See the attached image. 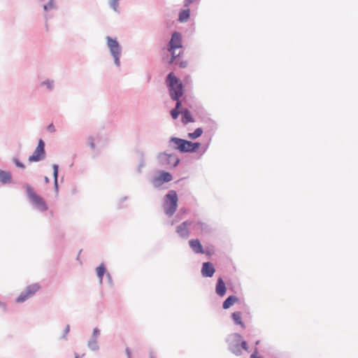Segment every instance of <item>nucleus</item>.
<instances>
[{
    "label": "nucleus",
    "mask_w": 358,
    "mask_h": 358,
    "mask_svg": "<svg viewBox=\"0 0 358 358\" xmlns=\"http://www.w3.org/2000/svg\"><path fill=\"white\" fill-rule=\"evenodd\" d=\"M129 358H131V357H129Z\"/></svg>",
    "instance_id": "nucleus-50"
},
{
    "label": "nucleus",
    "mask_w": 358,
    "mask_h": 358,
    "mask_svg": "<svg viewBox=\"0 0 358 358\" xmlns=\"http://www.w3.org/2000/svg\"><path fill=\"white\" fill-rule=\"evenodd\" d=\"M173 180L172 174L165 170L159 171V175L155 176L151 180V184L154 188L159 189L162 185L167 183Z\"/></svg>",
    "instance_id": "nucleus-8"
},
{
    "label": "nucleus",
    "mask_w": 358,
    "mask_h": 358,
    "mask_svg": "<svg viewBox=\"0 0 358 358\" xmlns=\"http://www.w3.org/2000/svg\"><path fill=\"white\" fill-rule=\"evenodd\" d=\"M0 308L4 311V312H6L7 311V306L6 304V303L4 302H2L0 301Z\"/></svg>",
    "instance_id": "nucleus-43"
},
{
    "label": "nucleus",
    "mask_w": 358,
    "mask_h": 358,
    "mask_svg": "<svg viewBox=\"0 0 358 358\" xmlns=\"http://www.w3.org/2000/svg\"><path fill=\"white\" fill-rule=\"evenodd\" d=\"M242 313L240 311H236L231 313V318L236 325H240L242 328H245V323L242 320L241 317Z\"/></svg>",
    "instance_id": "nucleus-23"
},
{
    "label": "nucleus",
    "mask_w": 358,
    "mask_h": 358,
    "mask_svg": "<svg viewBox=\"0 0 358 358\" xmlns=\"http://www.w3.org/2000/svg\"><path fill=\"white\" fill-rule=\"evenodd\" d=\"M101 335V331L98 327L93 329L92 334L87 343V348L92 352H97L99 350V345L98 343L99 338Z\"/></svg>",
    "instance_id": "nucleus-11"
},
{
    "label": "nucleus",
    "mask_w": 358,
    "mask_h": 358,
    "mask_svg": "<svg viewBox=\"0 0 358 358\" xmlns=\"http://www.w3.org/2000/svg\"><path fill=\"white\" fill-rule=\"evenodd\" d=\"M128 199H129V197L127 196H124L122 197L121 199H120V200L117 203L116 208L117 210H120V209L126 208L127 205H124V202L126 201L127 200H128Z\"/></svg>",
    "instance_id": "nucleus-30"
},
{
    "label": "nucleus",
    "mask_w": 358,
    "mask_h": 358,
    "mask_svg": "<svg viewBox=\"0 0 358 358\" xmlns=\"http://www.w3.org/2000/svg\"><path fill=\"white\" fill-rule=\"evenodd\" d=\"M174 64H176V65H178L182 69L186 68L188 64L187 61H179V60H177Z\"/></svg>",
    "instance_id": "nucleus-37"
},
{
    "label": "nucleus",
    "mask_w": 358,
    "mask_h": 358,
    "mask_svg": "<svg viewBox=\"0 0 358 358\" xmlns=\"http://www.w3.org/2000/svg\"><path fill=\"white\" fill-rule=\"evenodd\" d=\"M41 285L38 283H34L28 285L25 290L22 292L15 299V302L20 303L26 301L29 298L33 296L39 289Z\"/></svg>",
    "instance_id": "nucleus-10"
},
{
    "label": "nucleus",
    "mask_w": 358,
    "mask_h": 358,
    "mask_svg": "<svg viewBox=\"0 0 358 358\" xmlns=\"http://www.w3.org/2000/svg\"><path fill=\"white\" fill-rule=\"evenodd\" d=\"M158 165L164 169H173L180 162V159L176 154L167 152H159L157 155Z\"/></svg>",
    "instance_id": "nucleus-4"
},
{
    "label": "nucleus",
    "mask_w": 358,
    "mask_h": 358,
    "mask_svg": "<svg viewBox=\"0 0 358 358\" xmlns=\"http://www.w3.org/2000/svg\"><path fill=\"white\" fill-rule=\"evenodd\" d=\"M200 0H185L183 2V6L185 8H187L190 6V4L194 2H199Z\"/></svg>",
    "instance_id": "nucleus-38"
},
{
    "label": "nucleus",
    "mask_w": 358,
    "mask_h": 358,
    "mask_svg": "<svg viewBox=\"0 0 358 358\" xmlns=\"http://www.w3.org/2000/svg\"><path fill=\"white\" fill-rule=\"evenodd\" d=\"M125 352L127 355V357H131V351L129 348H127L125 350Z\"/></svg>",
    "instance_id": "nucleus-44"
},
{
    "label": "nucleus",
    "mask_w": 358,
    "mask_h": 358,
    "mask_svg": "<svg viewBox=\"0 0 358 358\" xmlns=\"http://www.w3.org/2000/svg\"><path fill=\"white\" fill-rule=\"evenodd\" d=\"M150 358H155L152 351L150 352Z\"/></svg>",
    "instance_id": "nucleus-47"
},
{
    "label": "nucleus",
    "mask_w": 358,
    "mask_h": 358,
    "mask_svg": "<svg viewBox=\"0 0 358 358\" xmlns=\"http://www.w3.org/2000/svg\"><path fill=\"white\" fill-rule=\"evenodd\" d=\"M46 129L47 131L50 133H55L56 131V129L53 123H50L49 125H48Z\"/></svg>",
    "instance_id": "nucleus-40"
},
{
    "label": "nucleus",
    "mask_w": 358,
    "mask_h": 358,
    "mask_svg": "<svg viewBox=\"0 0 358 358\" xmlns=\"http://www.w3.org/2000/svg\"><path fill=\"white\" fill-rule=\"evenodd\" d=\"M107 47L110 55L114 59V64L119 67L121 65L120 57L122 55V46L116 38L107 36L106 37Z\"/></svg>",
    "instance_id": "nucleus-5"
},
{
    "label": "nucleus",
    "mask_w": 358,
    "mask_h": 358,
    "mask_svg": "<svg viewBox=\"0 0 358 358\" xmlns=\"http://www.w3.org/2000/svg\"><path fill=\"white\" fill-rule=\"evenodd\" d=\"M12 161L17 168H20L21 169H25L24 164L20 162V160L17 157H13L12 159Z\"/></svg>",
    "instance_id": "nucleus-32"
},
{
    "label": "nucleus",
    "mask_w": 358,
    "mask_h": 358,
    "mask_svg": "<svg viewBox=\"0 0 358 358\" xmlns=\"http://www.w3.org/2000/svg\"><path fill=\"white\" fill-rule=\"evenodd\" d=\"M190 9L187 7L185 9H181L178 13V21L182 23L188 20L190 17Z\"/></svg>",
    "instance_id": "nucleus-19"
},
{
    "label": "nucleus",
    "mask_w": 358,
    "mask_h": 358,
    "mask_svg": "<svg viewBox=\"0 0 358 358\" xmlns=\"http://www.w3.org/2000/svg\"><path fill=\"white\" fill-rule=\"evenodd\" d=\"M250 358H264V357L259 355V350L257 347H255L253 352L250 355Z\"/></svg>",
    "instance_id": "nucleus-36"
},
{
    "label": "nucleus",
    "mask_w": 358,
    "mask_h": 358,
    "mask_svg": "<svg viewBox=\"0 0 358 358\" xmlns=\"http://www.w3.org/2000/svg\"><path fill=\"white\" fill-rule=\"evenodd\" d=\"M240 347L241 350H244L245 351L249 352H250V348L248 346V344L247 341L243 340V338H241V342L240 343Z\"/></svg>",
    "instance_id": "nucleus-34"
},
{
    "label": "nucleus",
    "mask_w": 358,
    "mask_h": 358,
    "mask_svg": "<svg viewBox=\"0 0 358 358\" xmlns=\"http://www.w3.org/2000/svg\"><path fill=\"white\" fill-rule=\"evenodd\" d=\"M106 278H107L108 284L110 285V287H112L113 285V278H112V276L110 273H106Z\"/></svg>",
    "instance_id": "nucleus-42"
},
{
    "label": "nucleus",
    "mask_w": 358,
    "mask_h": 358,
    "mask_svg": "<svg viewBox=\"0 0 358 358\" xmlns=\"http://www.w3.org/2000/svg\"><path fill=\"white\" fill-rule=\"evenodd\" d=\"M215 271V268L212 262H203L201 269V273L203 278H212Z\"/></svg>",
    "instance_id": "nucleus-15"
},
{
    "label": "nucleus",
    "mask_w": 358,
    "mask_h": 358,
    "mask_svg": "<svg viewBox=\"0 0 358 358\" xmlns=\"http://www.w3.org/2000/svg\"><path fill=\"white\" fill-rule=\"evenodd\" d=\"M242 336L238 333H234L227 336L226 342L228 344V350L234 355L240 356L242 354L240 343Z\"/></svg>",
    "instance_id": "nucleus-7"
},
{
    "label": "nucleus",
    "mask_w": 358,
    "mask_h": 358,
    "mask_svg": "<svg viewBox=\"0 0 358 358\" xmlns=\"http://www.w3.org/2000/svg\"><path fill=\"white\" fill-rule=\"evenodd\" d=\"M186 212H187L186 208H180V210H179V212H178V215L179 213L183 214V213H185Z\"/></svg>",
    "instance_id": "nucleus-45"
},
{
    "label": "nucleus",
    "mask_w": 358,
    "mask_h": 358,
    "mask_svg": "<svg viewBox=\"0 0 358 358\" xmlns=\"http://www.w3.org/2000/svg\"><path fill=\"white\" fill-rule=\"evenodd\" d=\"M69 331H70V325L67 324L63 331V334L61 336V339L66 341L67 340L66 336L69 333Z\"/></svg>",
    "instance_id": "nucleus-35"
},
{
    "label": "nucleus",
    "mask_w": 358,
    "mask_h": 358,
    "mask_svg": "<svg viewBox=\"0 0 358 358\" xmlns=\"http://www.w3.org/2000/svg\"><path fill=\"white\" fill-rule=\"evenodd\" d=\"M259 343H260V341L259 340L256 341L255 343V347H257V345H258Z\"/></svg>",
    "instance_id": "nucleus-48"
},
{
    "label": "nucleus",
    "mask_w": 358,
    "mask_h": 358,
    "mask_svg": "<svg viewBox=\"0 0 358 358\" xmlns=\"http://www.w3.org/2000/svg\"><path fill=\"white\" fill-rule=\"evenodd\" d=\"M178 196L176 190H169L164 196L162 207L164 213L171 217L176 213L178 206Z\"/></svg>",
    "instance_id": "nucleus-3"
},
{
    "label": "nucleus",
    "mask_w": 358,
    "mask_h": 358,
    "mask_svg": "<svg viewBox=\"0 0 358 358\" xmlns=\"http://www.w3.org/2000/svg\"><path fill=\"white\" fill-rule=\"evenodd\" d=\"M181 122L185 125L194 122L191 112L187 108L182 109Z\"/></svg>",
    "instance_id": "nucleus-18"
},
{
    "label": "nucleus",
    "mask_w": 358,
    "mask_h": 358,
    "mask_svg": "<svg viewBox=\"0 0 358 358\" xmlns=\"http://www.w3.org/2000/svg\"><path fill=\"white\" fill-rule=\"evenodd\" d=\"M55 2L52 0H49L48 2L43 5V8L45 12L56 8Z\"/></svg>",
    "instance_id": "nucleus-28"
},
{
    "label": "nucleus",
    "mask_w": 358,
    "mask_h": 358,
    "mask_svg": "<svg viewBox=\"0 0 358 358\" xmlns=\"http://www.w3.org/2000/svg\"><path fill=\"white\" fill-rule=\"evenodd\" d=\"M170 53H171V58L169 59L168 61V64L169 65H172L173 64H174L178 59V58H179L180 57V52H179L178 54H176V50H168Z\"/></svg>",
    "instance_id": "nucleus-27"
},
{
    "label": "nucleus",
    "mask_w": 358,
    "mask_h": 358,
    "mask_svg": "<svg viewBox=\"0 0 358 358\" xmlns=\"http://www.w3.org/2000/svg\"><path fill=\"white\" fill-rule=\"evenodd\" d=\"M96 275L99 278V283L102 284L103 278L104 275L105 274L106 275V273H108L106 267L103 263H101L99 266L96 267Z\"/></svg>",
    "instance_id": "nucleus-22"
},
{
    "label": "nucleus",
    "mask_w": 358,
    "mask_h": 358,
    "mask_svg": "<svg viewBox=\"0 0 358 358\" xmlns=\"http://www.w3.org/2000/svg\"><path fill=\"white\" fill-rule=\"evenodd\" d=\"M45 147V143L43 139L40 138L38 141V145H37L36 148H35L33 154L29 157L28 161L30 163H33V162H38L43 160L46 155Z\"/></svg>",
    "instance_id": "nucleus-9"
},
{
    "label": "nucleus",
    "mask_w": 358,
    "mask_h": 358,
    "mask_svg": "<svg viewBox=\"0 0 358 358\" xmlns=\"http://www.w3.org/2000/svg\"><path fill=\"white\" fill-rule=\"evenodd\" d=\"M170 114H171V117L173 120H176L180 114H182V110H177L175 108H172L170 111Z\"/></svg>",
    "instance_id": "nucleus-33"
},
{
    "label": "nucleus",
    "mask_w": 358,
    "mask_h": 358,
    "mask_svg": "<svg viewBox=\"0 0 358 358\" xmlns=\"http://www.w3.org/2000/svg\"><path fill=\"white\" fill-rule=\"evenodd\" d=\"M138 153H139L140 159H139V162H138V165L137 167V172L138 173H141L142 171H141L142 169L145 166V158H144V153L141 151L138 152Z\"/></svg>",
    "instance_id": "nucleus-26"
},
{
    "label": "nucleus",
    "mask_w": 358,
    "mask_h": 358,
    "mask_svg": "<svg viewBox=\"0 0 358 358\" xmlns=\"http://www.w3.org/2000/svg\"><path fill=\"white\" fill-rule=\"evenodd\" d=\"M203 132V129L201 127H198L193 132L188 133L187 137L190 139L194 140L200 137Z\"/></svg>",
    "instance_id": "nucleus-25"
},
{
    "label": "nucleus",
    "mask_w": 358,
    "mask_h": 358,
    "mask_svg": "<svg viewBox=\"0 0 358 358\" xmlns=\"http://www.w3.org/2000/svg\"><path fill=\"white\" fill-rule=\"evenodd\" d=\"M193 229L199 231L201 234H208L212 232V228L206 222L201 221H192Z\"/></svg>",
    "instance_id": "nucleus-16"
},
{
    "label": "nucleus",
    "mask_w": 358,
    "mask_h": 358,
    "mask_svg": "<svg viewBox=\"0 0 358 358\" xmlns=\"http://www.w3.org/2000/svg\"><path fill=\"white\" fill-rule=\"evenodd\" d=\"M0 182L2 184H9L12 182V175L9 171L0 169Z\"/></svg>",
    "instance_id": "nucleus-21"
},
{
    "label": "nucleus",
    "mask_w": 358,
    "mask_h": 358,
    "mask_svg": "<svg viewBox=\"0 0 358 358\" xmlns=\"http://www.w3.org/2000/svg\"><path fill=\"white\" fill-rule=\"evenodd\" d=\"M52 176L54 178V189L56 193L59 191V185H58V174H59V165L56 164H53L52 166Z\"/></svg>",
    "instance_id": "nucleus-24"
},
{
    "label": "nucleus",
    "mask_w": 358,
    "mask_h": 358,
    "mask_svg": "<svg viewBox=\"0 0 358 358\" xmlns=\"http://www.w3.org/2000/svg\"><path fill=\"white\" fill-rule=\"evenodd\" d=\"M238 301V298L236 296L230 295L223 301L222 308L227 310L232 306Z\"/></svg>",
    "instance_id": "nucleus-20"
},
{
    "label": "nucleus",
    "mask_w": 358,
    "mask_h": 358,
    "mask_svg": "<svg viewBox=\"0 0 358 358\" xmlns=\"http://www.w3.org/2000/svg\"><path fill=\"white\" fill-rule=\"evenodd\" d=\"M189 245L195 254H206L210 256L211 253L209 251L204 250L201 241L198 238H193L189 241Z\"/></svg>",
    "instance_id": "nucleus-13"
},
{
    "label": "nucleus",
    "mask_w": 358,
    "mask_h": 358,
    "mask_svg": "<svg viewBox=\"0 0 358 358\" xmlns=\"http://www.w3.org/2000/svg\"><path fill=\"white\" fill-rule=\"evenodd\" d=\"M165 83L172 100L180 99L183 96L184 85L173 72L168 73L165 79Z\"/></svg>",
    "instance_id": "nucleus-2"
},
{
    "label": "nucleus",
    "mask_w": 358,
    "mask_h": 358,
    "mask_svg": "<svg viewBox=\"0 0 358 358\" xmlns=\"http://www.w3.org/2000/svg\"><path fill=\"white\" fill-rule=\"evenodd\" d=\"M44 182L45 183H49L50 182V179H49V178L48 176H45L44 177Z\"/></svg>",
    "instance_id": "nucleus-46"
},
{
    "label": "nucleus",
    "mask_w": 358,
    "mask_h": 358,
    "mask_svg": "<svg viewBox=\"0 0 358 358\" xmlns=\"http://www.w3.org/2000/svg\"><path fill=\"white\" fill-rule=\"evenodd\" d=\"M24 187L30 202L34 205L35 208L41 212L46 211L48 208L44 199L34 192L33 187L30 185L26 184Z\"/></svg>",
    "instance_id": "nucleus-6"
},
{
    "label": "nucleus",
    "mask_w": 358,
    "mask_h": 358,
    "mask_svg": "<svg viewBox=\"0 0 358 358\" xmlns=\"http://www.w3.org/2000/svg\"><path fill=\"white\" fill-rule=\"evenodd\" d=\"M75 358H80V355L78 353H75Z\"/></svg>",
    "instance_id": "nucleus-49"
},
{
    "label": "nucleus",
    "mask_w": 358,
    "mask_h": 358,
    "mask_svg": "<svg viewBox=\"0 0 358 358\" xmlns=\"http://www.w3.org/2000/svg\"><path fill=\"white\" fill-rule=\"evenodd\" d=\"M192 223L193 222L191 220H185L177 226L176 231L181 238L187 239L189 237V231L187 227Z\"/></svg>",
    "instance_id": "nucleus-14"
},
{
    "label": "nucleus",
    "mask_w": 358,
    "mask_h": 358,
    "mask_svg": "<svg viewBox=\"0 0 358 358\" xmlns=\"http://www.w3.org/2000/svg\"><path fill=\"white\" fill-rule=\"evenodd\" d=\"M120 0H109L108 1V4L110 6V7L115 12H118L119 13V10H118V8H119V2Z\"/></svg>",
    "instance_id": "nucleus-31"
},
{
    "label": "nucleus",
    "mask_w": 358,
    "mask_h": 358,
    "mask_svg": "<svg viewBox=\"0 0 358 358\" xmlns=\"http://www.w3.org/2000/svg\"><path fill=\"white\" fill-rule=\"evenodd\" d=\"M227 292V287L222 277H219L217 280L215 285V293L220 297L224 296Z\"/></svg>",
    "instance_id": "nucleus-17"
},
{
    "label": "nucleus",
    "mask_w": 358,
    "mask_h": 358,
    "mask_svg": "<svg viewBox=\"0 0 358 358\" xmlns=\"http://www.w3.org/2000/svg\"><path fill=\"white\" fill-rule=\"evenodd\" d=\"M174 101H176V106H175V107L173 108L177 109V110H182V109H183L182 108V101H181L180 99H178L174 100Z\"/></svg>",
    "instance_id": "nucleus-39"
},
{
    "label": "nucleus",
    "mask_w": 358,
    "mask_h": 358,
    "mask_svg": "<svg viewBox=\"0 0 358 358\" xmlns=\"http://www.w3.org/2000/svg\"><path fill=\"white\" fill-rule=\"evenodd\" d=\"M41 86H45L49 91H52L54 88V80L47 79L41 83Z\"/></svg>",
    "instance_id": "nucleus-29"
},
{
    "label": "nucleus",
    "mask_w": 358,
    "mask_h": 358,
    "mask_svg": "<svg viewBox=\"0 0 358 358\" xmlns=\"http://www.w3.org/2000/svg\"><path fill=\"white\" fill-rule=\"evenodd\" d=\"M169 146L180 153H195L199 149L201 143L172 136L169 140Z\"/></svg>",
    "instance_id": "nucleus-1"
},
{
    "label": "nucleus",
    "mask_w": 358,
    "mask_h": 358,
    "mask_svg": "<svg viewBox=\"0 0 358 358\" xmlns=\"http://www.w3.org/2000/svg\"><path fill=\"white\" fill-rule=\"evenodd\" d=\"M88 142H89L90 147L92 149H94L95 148V143H94V138L92 136H89L88 137Z\"/></svg>",
    "instance_id": "nucleus-41"
},
{
    "label": "nucleus",
    "mask_w": 358,
    "mask_h": 358,
    "mask_svg": "<svg viewBox=\"0 0 358 358\" xmlns=\"http://www.w3.org/2000/svg\"><path fill=\"white\" fill-rule=\"evenodd\" d=\"M182 48V34L180 32L175 31L172 33L170 41L168 43V50H176Z\"/></svg>",
    "instance_id": "nucleus-12"
}]
</instances>
